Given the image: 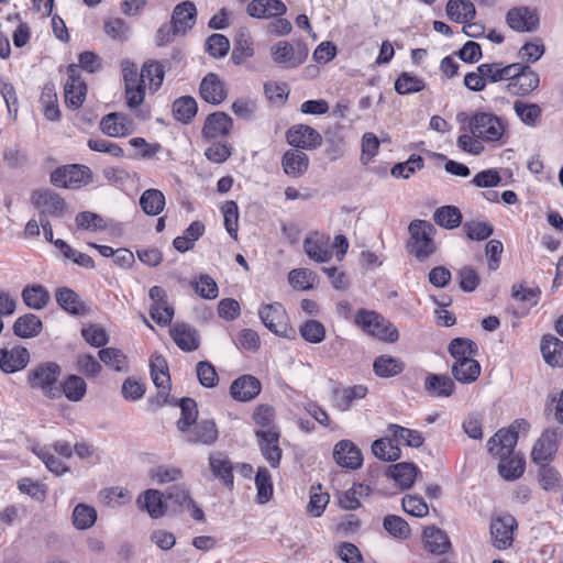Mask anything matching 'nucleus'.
<instances>
[{
  "label": "nucleus",
  "mask_w": 563,
  "mask_h": 563,
  "mask_svg": "<svg viewBox=\"0 0 563 563\" xmlns=\"http://www.w3.org/2000/svg\"><path fill=\"white\" fill-rule=\"evenodd\" d=\"M40 102L44 108V115L47 120L57 121L59 119L60 112L57 104V95L53 84L48 82L44 85Z\"/></svg>",
  "instance_id": "obj_50"
},
{
  "label": "nucleus",
  "mask_w": 563,
  "mask_h": 563,
  "mask_svg": "<svg viewBox=\"0 0 563 563\" xmlns=\"http://www.w3.org/2000/svg\"><path fill=\"white\" fill-rule=\"evenodd\" d=\"M197 102L190 96L177 99L173 104V113L176 120L188 123L197 113Z\"/></svg>",
  "instance_id": "obj_63"
},
{
  "label": "nucleus",
  "mask_w": 563,
  "mask_h": 563,
  "mask_svg": "<svg viewBox=\"0 0 563 563\" xmlns=\"http://www.w3.org/2000/svg\"><path fill=\"white\" fill-rule=\"evenodd\" d=\"M367 393L365 385L338 387L333 390V405L340 411H347L356 400L365 398Z\"/></svg>",
  "instance_id": "obj_26"
},
{
  "label": "nucleus",
  "mask_w": 563,
  "mask_h": 563,
  "mask_svg": "<svg viewBox=\"0 0 563 563\" xmlns=\"http://www.w3.org/2000/svg\"><path fill=\"white\" fill-rule=\"evenodd\" d=\"M255 437L264 459L273 468H277L283 456V451L279 446V432L255 430Z\"/></svg>",
  "instance_id": "obj_16"
},
{
  "label": "nucleus",
  "mask_w": 563,
  "mask_h": 563,
  "mask_svg": "<svg viewBox=\"0 0 563 563\" xmlns=\"http://www.w3.org/2000/svg\"><path fill=\"white\" fill-rule=\"evenodd\" d=\"M507 128L506 119L485 111L475 112L468 121L470 132L487 143L503 144Z\"/></svg>",
  "instance_id": "obj_2"
},
{
  "label": "nucleus",
  "mask_w": 563,
  "mask_h": 563,
  "mask_svg": "<svg viewBox=\"0 0 563 563\" xmlns=\"http://www.w3.org/2000/svg\"><path fill=\"white\" fill-rule=\"evenodd\" d=\"M59 387L60 394L63 393L71 401L82 399L87 389L86 382L77 375L68 376Z\"/></svg>",
  "instance_id": "obj_62"
},
{
  "label": "nucleus",
  "mask_w": 563,
  "mask_h": 563,
  "mask_svg": "<svg viewBox=\"0 0 563 563\" xmlns=\"http://www.w3.org/2000/svg\"><path fill=\"white\" fill-rule=\"evenodd\" d=\"M232 128V119L224 112L209 114L202 128L205 139L213 140L227 135Z\"/></svg>",
  "instance_id": "obj_30"
},
{
  "label": "nucleus",
  "mask_w": 563,
  "mask_h": 563,
  "mask_svg": "<svg viewBox=\"0 0 563 563\" xmlns=\"http://www.w3.org/2000/svg\"><path fill=\"white\" fill-rule=\"evenodd\" d=\"M139 503L146 509L152 518H159L166 511V505L163 501V496L156 489L146 490L144 493L143 500L140 498Z\"/></svg>",
  "instance_id": "obj_57"
},
{
  "label": "nucleus",
  "mask_w": 563,
  "mask_h": 563,
  "mask_svg": "<svg viewBox=\"0 0 563 563\" xmlns=\"http://www.w3.org/2000/svg\"><path fill=\"white\" fill-rule=\"evenodd\" d=\"M32 202L38 208L40 217H62L66 209L64 199L49 189H38L32 194Z\"/></svg>",
  "instance_id": "obj_12"
},
{
  "label": "nucleus",
  "mask_w": 563,
  "mask_h": 563,
  "mask_svg": "<svg viewBox=\"0 0 563 563\" xmlns=\"http://www.w3.org/2000/svg\"><path fill=\"white\" fill-rule=\"evenodd\" d=\"M498 471L506 481H515L519 478L523 472L526 462L522 455L511 454L509 457H498Z\"/></svg>",
  "instance_id": "obj_41"
},
{
  "label": "nucleus",
  "mask_w": 563,
  "mask_h": 563,
  "mask_svg": "<svg viewBox=\"0 0 563 563\" xmlns=\"http://www.w3.org/2000/svg\"><path fill=\"white\" fill-rule=\"evenodd\" d=\"M384 529L394 538L406 540L411 534V529L408 522L396 515H388L383 520Z\"/></svg>",
  "instance_id": "obj_61"
},
{
  "label": "nucleus",
  "mask_w": 563,
  "mask_h": 563,
  "mask_svg": "<svg viewBox=\"0 0 563 563\" xmlns=\"http://www.w3.org/2000/svg\"><path fill=\"white\" fill-rule=\"evenodd\" d=\"M199 93L206 102L211 104H220L227 98L224 84L213 73H209L201 80Z\"/></svg>",
  "instance_id": "obj_27"
},
{
  "label": "nucleus",
  "mask_w": 563,
  "mask_h": 563,
  "mask_svg": "<svg viewBox=\"0 0 563 563\" xmlns=\"http://www.w3.org/2000/svg\"><path fill=\"white\" fill-rule=\"evenodd\" d=\"M520 67L522 69L509 79L507 88L512 95L527 96L539 87L540 78L529 66L520 64Z\"/></svg>",
  "instance_id": "obj_20"
},
{
  "label": "nucleus",
  "mask_w": 563,
  "mask_h": 563,
  "mask_svg": "<svg viewBox=\"0 0 563 563\" xmlns=\"http://www.w3.org/2000/svg\"><path fill=\"white\" fill-rule=\"evenodd\" d=\"M316 274L308 268H296L289 272L288 282L298 290H308L316 283Z\"/></svg>",
  "instance_id": "obj_64"
},
{
  "label": "nucleus",
  "mask_w": 563,
  "mask_h": 563,
  "mask_svg": "<svg viewBox=\"0 0 563 563\" xmlns=\"http://www.w3.org/2000/svg\"><path fill=\"white\" fill-rule=\"evenodd\" d=\"M60 373V366L57 363L46 362L29 371L27 383L31 388L40 389L46 397L58 398L60 396L58 385Z\"/></svg>",
  "instance_id": "obj_4"
},
{
  "label": "nucleus",
  "mask_w": 563,
  "mask_h": 563,
  "mask_svg": "<svg viewBox=\"0 0 563 563\" xmlns=\"http://www.w3.org/2000/svg\"><path fill=\"white\" fill-rule=\"evenodd\" d=\"M508 25L517 32H533L539 26L536 9L529 7L512 8L506 15Z\"/></svg>",
  "instance_id": "obj_15"
},
{
  "label": "nucleus",
  "mask_w": 563,
  "mask_h": 563,
  "mask_svg": "<svg viewBox=\"0 0 563 563\" xmlns=\"http://www.w3.org/2000/svg\"><path fill=\"white\" fill-rule=\"evenodd\" d=\"M405 368L404 362L391 355L377 356L373 363L374 373L383 378L394 377Z\"/></svg>",
  "instance_id": "obj_40"
},
{
  "label": "nucleus",
  "mask_w": 563,
  "mask_h": 563,
  "mask_svg": "<svg viewBox=\"0 0 563 563\" xmlns=\"http://www.w3.org/2000/svg\"><path fill=\"white\" fill-rule=\"evenodd\" d=\"M190 285L203 299L212 300L219 296V288L216 280L207 274H200L190 282Z\"/></svg>",
  "instance_id": "obj_60"
},
{
  "label": "nucleus",
  "mask_w": 563,
  "mask_h": 563,
  "mask_svg": "<svg viewBox=\"0 0 563 563\" xmlns=\"http://www.w3.org/2000/svg\"><path fill=\"white\" fill-rule=\"evenodd\" d=\"M101 131L111 137H121L134 132L133 121L122 113L112 112L100 122Z\"/></svg>",
  "instance_id": "obj_21"
},
{
  "label": "nucleus",
  "mask_w": 563,
  "mask_h": 563,
  "mask_svg": "<svg viewBox=\"0 0 563 563\" xmlns=\"http://www.w3.org/2000/svg\"><path fill=\"white\" fill-rule=\"evenodd\" d=\"M210 468L214 476L220 478L224 485L233 486L232 466L227 457L222 454H211L209 457Z\"/></svg>",
  "instance_id": "obj_54"
},
{
  "label": "nucleus",
  "mask_w": 563,
  "mask_h": 563,
  "mask_svg": "<svg viewBox=\"0 0 563 563\" xmlns=\"http://www.w3.org/2000/svg\"><path fill=\"white\" fill-rule=\"evenodd\" d=\"M0 357V368L4 373H14L23 369L29 361L30 354L25 347L14 346L11 350L2 349Z\"/></svg>",
  "instance_id": "obj_29"
},
{
  "label": "nucleus",
  "mask_w": 563,
  "mask_h": 563,
  "mask_svg": "<svg viewBox=\"0 0 563 563\" xmlns=\"http://www.w3.org/2000/svg\"><path fill=\"white\" fill-rule=\"evenodd\" d=\"M308 54V47L301 42L291 44L288 41H278L271 47L273 62L287 69L299 67L306 62Z\"/></svg>",
  "instance_id": "obj_5"
},
{
  "label": "nucleus",
  "mask_w": 563,
  "mask_h": 563,
  "mask_svg": "<svg viewBox=\"0 0 563 563\" xmlns=\"http://www.w3.org/2000/svg\"><path fill=\"white\" fill-rule=\"evenodd\" d=\"M512 108L517 118L525 125L536 128L540 124L542 108L539 104L517 99L514 101Z\"/></svg>",
  "instance_id": "obj_32"
},
{
  "label": "nucleus",
  "mask_w": 563,
  "mask_h": 563,
  "mask_svg": "<svg viewBox=\"0 0 563 563\" xmlns=\"http://www.w3.org/2000/svg\"><path fill=\"white\" fill-rule=\"evenodd\" d=\"M73 525L78 530H86L92 527L97 520V511L86 504H78L73 511Z\"/></svg>",
  "instance_id": "obj_58"
},
{
  "label": "nucleus",
  "mask_w": 563,
  "mask_h": 563,
  "mask_svg": "<svg viewBox=\"0 0 563 563\" xmlns=\"http://www.w3.org/2000/svg\"><path fill=\"white\" fill-rule=\"evenodd\" d=\"M387 431L396 443H405L411 448H419L424 441L421 432L399 424H389Z\"/></svg>",
  "instance_id": "obj_44"
},
{
  "label": "nucleus",
  "mask_w": 563,
  "mask_h": 563,
  "mask_svg": "<svg viewBox=\"0 0 563 563\" xmlns=\"http://www.w3.org/2000/svg\"><path fill=\"white\" fill-rule=\"evenodd\" d=\"M517 441L514 431L500 429L487 441V448L489 453L496 457H509V455L515 454L514 450Z\"/></svg>",
  "instance_id": "obj_25"
},
{
  "label": "nucleus",
  "mask_w": 563,
  "mask_h": 563,
  "mask_svg": "<svg viewBox=\"0 0 563 563\" xmlns=\"http://www.w3.org/2000/svg\"><path fill=\"white\" fill-rule=\"evenodd\" d=\"M418 474V468L412 463H398L389 466L388 475L401 487L409 488L412 486Z\"/></svg>",
  "instance_id": "obj_42"
},
{
  "label": "nucleus",
  "mask_w": 563,
  "mask_h": 563,
  "mask_svg": "<svg viewBox=\"0 0 563 563\" xmlns=\"http://www.w3.org/2000/svg\"><path fill=\"white\" fill-rule=\"evenodd\" d=\"M255 486L256 501L261 505L268 503L273 496L274 488L272 476L267 468L258 467L255 475Z\"/></svg>",
  "instance_id": "obj_51"
},
{
  "label": "nucleus",
  "mask_w": 563,
  "mask_h": 563,
  "mask_svg": "<svg viewBox=\"0 0 563 563\" xmlns=\"http://www.w3.org/2000/svg\"><path fill=\"white\" fill-rule=\"evenodd\" d=\"M90 170L82 165H68L56 168L51 174V181L60 188L75 189L88 184Z\"/></svg>",
  "instance_id": "obj_9"
},
{
  "label": "nucleus",
  "mask_w": 563,
  "mask_h": 563,
  "mask_svg": "<svg viewBox=\"0 0 563 563\" xmlns=\"http://www.w3.org/2000/svg\"><path fill=\"white\" fill-rule=\"evenodd\" d=\"M452 374L457 382L462 384H471L478 378L481 374V365L475 360L453 363Z\"/></svg>",
  "instance_id": "obj_48"
},
{
  "label": "nucleus",
  "mask_w": 563,
  "mask_h": 563,
  "mask_svg": "<svg viewBox=\"0 0 563 563\" xmlns=\"http://www.w3.org/2000/svg\"><path fill=\"white\" fill-rule=\"evenodd\" d=\"M541 352L550 366H563V341L560 339L544 335L541 341Z\"/></svg>",
  "instance_id": "obj_37"
},
{
  "label": "nucleus",
  "mask_w": 563,
  "mask_h": 563,
  "mask_svg": "<svg viewBox=\"0 0 563 563\" xmlns=\"http://www.w3.org/2000/svg\"><path fill=\"white\" fill-rule=\"evenodd\" d=\"M100 361L115 372H129V362L126 355L119 349L106 347L99 351Z\"/></svg>",
  "instance_id": "obj_47"
},
{
  "label": "nucleus",
  "mask_w": 563,
  "mask_h": 563,
  "mask_svg": "<svg viewBox=\"0 0 563 563\" xmlns=\"http://www.w3.org/2000/svg\"><path fill=\"white\" fill-rule=\"evenodd\" d=\"M179 406L181 415L177 421V429L180 433H185L188 431L189 427L196 423L198 409L196 401L191 398H183Z\"/></svg>",
  "instance_id": "obj_55"
},
{
  "label": "nucleus",
  "mask_w": 563,
  "mask_h": 563,
  "mask_svg": "<svg viewBox=\"0 0 563 563\" xmlns=\"http://www.w3.org/2000/svg\"><path fill=\"white\" fill-rule=\"evenodd\" d=\"M196 21L197 8L192 1H183L174 8L170 24L175 27L176 32L185 35L195 26Z\"/></svg>",
  "instance_id": "obj_17"
},
{
  "label": "nucleus",
  "mask_w": 563,
  "mask_h": 563,
  "mask_svg": "<svg viewBox=\"0 0 563 563\" xmlns=\"http://www.w3.org/2000/svg\"><path fill=\"white\" fill-rule=\"evenodd\" d=\"M433 220L439 227L452 230L462 223V213L455 206H442L433 212Z\"/></svg>",
  "instance_id": "obj_46"
},
{
  "label": "nucleus",
  "mask_w": 563,
  "mask_h": 563,
  "mask_svg": "<svg viewBox=\"0 0 563 563\" xmlns=\"http://www.w3.org/2000/svg\"><path fill=\"white\" fill-rule=\"evenodd\" d=\"M282 166L285 174L297 178L307 172L309 158L306 153L298 148L288 150L283 156Z\"/></svg>",
  "instance_id": "obj_31"
},
{
  "label": "nucleus",
  "mask_w": 563,
  "mask_h": 563,
  "mask_svg": "<svg viewBox=\"0 0 563 563\" xmlns=\"http://www.w3.org/2000/svg\"><path fill=\"white\" fill-rule=\"evenodd\" d=\"M165 205V196L158 189H146L140 197V207L142 211L147 216L159 214L164 210Z\"/></svg>",
  "instance_id": "obj_39"
},
{
  "label": "nucleus",
  "mask_w": 563,
  "mask_h": 563,
  "mask_svg": "<svg viewBox=\"0 0 563 563\" xmlns=\"http://www.w3.org/2000/svg\"><path fill=\"white\" fill-rule=\"evenodd\" d=\"M333 457L338 465L350 470L361 467L363 462L360 449L350 440H341L334 445Z\"/></svg>",
  "instance_id": "obj_19"
},
{
  "label": "nucleus",
  "mask_w": 563,
  "mask_h": 563,
  "mask_svg": "<svg viewBox=\"0 0 563 563\" xmlns=\"http://www.w3.org/2000/svg\"><path fill=\"white\" fill-rule=\"evenodd\" d=\"M258 316L264 325L278 336H288L289 328L288 316L283 305L274 302L264 306L258 311Z\"/></svg>",
  "instance_id": "obj_10"
},
{
  "label": "nucleus",
  "mask_w": 563,
  "mask_h": 563,
  "mask_svg": "<svg viewBox=\"0 0 563 563\" xmlns=\"http://www.w3.org/2000/svg\"><path fill=\"white\" fill-rule=\"evenodd\" d=\"M170 336L175 344L185 352L196 351L200 344V338L196 328L180 322L170 328Z\"/></svg>",
  "instance_id": "obj_23"
},
{
  "label": "nucleus",
  "mask_w": 563,
  "mask_h": 563,
  "mask_svg": "<svg viewBox=\"0 0 563 563\" xmlns=\"http://www.w3.org/2000/svg\"><path fill=\"white\" fill-rule=\"evenodd\" d=\"M408 232L410 234L408 250L419 262L427 261L437 252L438 247L434 242L437 229L432 223L416 219L410 222Z\"/></svg>",
  "instance_id": "obj_1"
},
{
  "label": "nucleus",
  "mask_w": 563,
  "mask_h": 563,
  "mask_svg": "<svg viewBox=\"0 0 563 563\" xmlns=\"http://www.w3.org/2000/svg\"><path fill=\"white\" fill-rule=\"evenodd\" d=\"M13 331L23 339L34 338L42 331V321L35 314H24L15 320Z\"/></svg>",
  "instance_id": "obj_45"
},
{
  "label": "nucleus",
  "mask_w": 563,
  "mask_h": 563,
  "mask_svg": "<svg viewBox=\"0 0 563 563\" xmlns=\"http://www.w3.org/2000/svg\"><path fill=\"white\" fill-rule=\"evenodd\" d=\"M150 367L152 380L157 388V396L154 400H151V402H155L157 407H161L169 402L168 397L172 382L167 361L162 355H153Z\"/></svg>",
  "instance_id": "obj_6"
},
{
  "label": "nucleus",
  "mask_w": 563,
  "mask_h": 563,
  "mask_svg": "<svg viewBox=\"0 0 563 563\" xmlns=\"http://www.w3.org/2000/svg\"><path fill=\"white\" fill-rule=\"evenodd\" d=\"M454 382L446 375L428 374L424 379V390L434 397H450L454 393Z\"/></svg>",
  "instance_id": "obj_34"
},
{
  "label": "nucleus",
  "mask_w": 563,
  "mask_h": 563,
  "mask_svg": "<svg viewBox=\"0 0 563 563\" xmlns=\"http://www.w3.org/2000/svg\"><path fill=\"white\" fill-rule=\"evenodd\" d=\"M449 352L455 360L454 363L474 360L477 354V345L474 341L465 338H456L449 344Z\"/></svg>",
  "instance_id": "obj_43"
},
{
  "label": "nucleus",
  "mask_w": 563,
  "mask_h": 563,
  "mask_svg": "<svg viewBox=\"0 0 563 563\" xmlns=\"http://www.w3.org/2000/svg\"><path fill=\"white\" fill-rule=\"evenodd\" d=\"M22 299L29 308L41 310L47 305L49 295L43 286L34 285L23 289Z\"/></svg>",
  "instance_id": "obj_53"
},
{
  "label": "nucleus",
  "mask_w": 563,
  "mask_h": 563,
  "mask_svg": "<svg viewBox=\"0 0 563 563\" xmlns=\"http://www.w3.org/2000/svg\"><path fill=\"white\" fill-rule=\"evenodd\" d=\"M287 142L296 148L313 150L321 145L322 136L313 128L306 124L291 126L286 134Z\"/></svg>",
  "instance_id": "obj_13"
},
{
  "label": "nucleus",
  "mask_w": 563,
  "mask_h": 563,
  "mask_svg": "<svg viewBox=\"0 0 563 563\" xmlns=\"http://www.w3.org/2000/svg\"><path fill=\"white\" fill-rule=\"evenodd\" d=\"M393 438L377 439L373 442L372 451L374 455L383 461H396L400 457L401 452Z\"/></svg>",
  "instance_id": "obj_56"
},
{
  "label": "nucleus",
  "mask_w": 563,
  "mask_h": 563,
  "mask_svg": "<svg viewBox=\"0 0 563 563\" xmlns=\"http://www.w3.org/2000/svg\"><path fill=\"white\" fill-rule=\"evenodd\" d=\"M164 76L165 66L155 60L144 63L140 74L141 82L147 85L152 91H156L161 87Z\"/></svg>",
  "instance_id": "obj_38"
},
{
  "label": "nucleus",
  "mask_w": 563,
  "mask_h": 563,
  "mask_svg": "<svg viewBox=\"0 0 563 563\" xmlns=\"http://www.w3.org/2000/svg\"><path fill=\"white\" fill-rule=\"evenodd\" d=\"M563 438V429L560 427L547 428L536 441L531 457L536 463H545L554 457Z\"/></svg>",
  "instance_id": "obj_7"
},
{
  "label": "nucleus",
  "mask_w": 563,
  "mask_h": 563,
  "mask_svg": "<svg viewBox=\"0 0 563 563\" xmlns=\"http://www.w3.org/2000/svg\"><path fill=\"white\" fill-rule=\"evenodd\" d=\"M522 68L520 63H514L503 66L501 63L481 64L477 70L484 76L485 81L497 82L509 80L518 74Z\"/></svg>",
  "instance_id": "obj_28"
},
{
  "label": "nucleus",
  "mask_w": 563,
  "mask_h": 563,
  "mask_svg": "<svg viewBox=\"0 0 563 563\" xmlns=\"http://www.w3.org/2000/svg\"><path fill=\"white\" fill-rule=\"evenodd\" d=\"M354 323L366 334L387 343H395L399 338L397 328L374 310L360 309Z\"/></svg>",
  "instance_id": "obj_3"
},
{
  "label": "nucleus",
  "mask_w": 563,
  "mask_h": 563,
  "mask_svg": "<svg viewBox=\"0 0 563 563\" xmlns=\"http://www.w3.org/2000/svg\"><path fill=\"white\" fill-rule=\"evenodd\" d=\"M287 7L280 0H252L246 5V13L255 19L269 20L286 13Z\"/></svg>",
  "instance_id": "obj_22"
},
{
  "label": "nucleus",
  "mask_w": 563,
  "mask_h": 563,
  "mask_svg": "<svg viewBox=\"0 0 563 563\" xmlns=\"http://www.w3.org/2000/svg\"><path fill=\"white\" fill-rule=\"evenodd\" d=\"M67 75L68 78L64 85L65 102L69 108L78 109L86 99L87 86L80 78L76 64L68 65Z\"/></svg>",
  "instance_id": "obj_11"
},
{
  "label": "nucleus",
  "mask_w": 563,
  "mask_h": 563,
  "mask_svg": "<svg viewBox=\"0 0 563 563\" xmlns=\"http://www.w3.org/2000/svg\"><path fill=\"white\" fill-rule=\"evenodd\" d=\"M253 420L256 424L255 430L264 432H278L275 426V411L268 405L258 406L253 413Z\"/></svg>",
  "instance_id": "obj_59"
},
{
  "label": "nucleus",
  "mask_w": 563,
  "mask_h": 563,
  "mask_svg": "<svg viewBox=\"0 0 563 563\" xmlns=\"http://www.w3.org/2000/svg\"><path fill=\"white\" fill-rule=\"evenodd\" d=\"M303 250L309 258L318 263L329 262L332 257L330 236L319 232H312L306 236Z\"/></svg>",
  "instance_id": "obj_14"
},
{
  "label": "nucleus",
  "mask_w": 563,
  "mask_h": 563,
  "mask_svg": "<svg viewBox=\"0 0 563 563\" xmlns=\"http://www.w3.org/2000/svg\"><path fill=\"white\" fill-rule=\"evenodd\" d=\"M181 434L188 443L211 445L217 441L219 432L216 422L206 419L195 423L192 428L189 427L188 431Z\"/></svg>",
  "instance_id": "obj_18"
},
{
  "label": "nucleus",
  "mask_w": 563,
  "mask_h": 563,
  "mask_svg": "<svg viewBox=\"0 0 563 563\" xmlns=\"http://www.w3.org/2000/svg\"><path fill=\"white\" fill-rule=\"evenodd\" d=\"M424 548L433 554H444L450 549V540L446 533L434 527H427L422 533Z\"/></svg>",
  "instance_id": "obj_33"
},
{
  "label": "nucleus",
  "mask_w": 563,
  "mask_h": 563,
  "mask_svg": "<svg viewBox=\"0 0 563 563\" xmlns=\"http://www.w3.org/2000/svg\"><path fill=\"white\" fill-rule=\"evenodd\" d=\"M262 389L261 382L252 375H242L230 386V395L239 401H250L254 399Z\"/></svg>",
  "instance_id": "obj_24"
},
{
  "label": "nucleus",
  "mask_w": 563,
  "mask_h": 563,
  "mask_svg": "<svg viewBox=\"0 0 563 563\" xmlns=\"http://www.w3.org/2000/svg\"><path fill=\"white\" fill-rule=\"evenodd\" d=\"M56 301L65 311L78 316L84 312L85 307L79 296L70 288L63 287L56 291Z\"/></svg>",
  "instance_id": "obj_49"
},
{
  "label": "nucleus",
  "mask_w": 563,
  "mask_h": 563,
  "mask_svg": "<svg viewBox=\"0 0 563 563\" xmlns=\"http://www.w3.org/2000/svg\"><path fill=\"white\" fill-rule=\"evenodd\" d=\"M372 489L368 485L355 483L339 497V505L346 510H355L361 507V499L368 497Z\"/></svg>",
  "instance_id": "obj_36"
},
{
  "label": "nucleus",
  "mask_w": 563,
  "mask_h": 563,
  "mask_svg": "<svg viewBox=\"0 0 563 563\" xmlns=\"http://www.w3.org/2000/svg\"><path fill=\"white\" fill-rule=\"evenodd\" d=\"M446 15L456 23H467L475 18V5L470 0H449Z\"/></svg>",
  "instance_id": "obj_35"
},
{
  "label": "nucleus",
  "mask_w": 563,
  "mask_h": 563,
  "mask_svg": "<svg viewBox=\"0 0 563 563\" xmlns=\"http://www.w3.org/2000/svg\"><path fill=\"white\" fill-rule=\"evenodd\" d=\"M518 523L511 515H503L490 521V540L497 550H507L512 545L514 533Z\"/></svg>",
  "instance_id": "obj_8"
},
{
  "label": "nucleus",
  "mask_w": 563,
  "mask_h": 563,
  "mask_svg": "<svg viewBox=\"0 0 563 563\" xmlns=\"http://www.w3.org/2000/svg\"><path fill=\"white\" fill-rule=\"evenodd\" d=\"M426 82L422 78L404 71L399 75L394 84V88L399 95H411L423 90Z\"/></svg>",
  "instance_id": "obj_52"
}]
</instances>
